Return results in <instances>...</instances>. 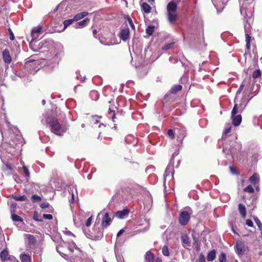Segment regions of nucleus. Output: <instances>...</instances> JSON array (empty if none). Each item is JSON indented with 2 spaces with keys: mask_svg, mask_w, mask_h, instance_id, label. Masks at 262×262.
<instances>
[{
  "mask_svg": "<svg viewBox=\"0 0 262 262\" xmlns=\"http://www.w3.org/2000/svg\"><path fill=\"white\" fill-rule=\"evenodd\" d=\"M125 230L124 229H121L117 234V236L119 237L124 232Z\"/></svg>",
  "mask_w": 262,
  "mask_h": 262,
  "instance_id": "obj_63",
  "label": "nucleus"
},
{
  "mask_svg": "<svg viewBox=\"0 0 262 262\" xmlns=\"http://www.w3.org/2000/svg\"><path fill=\"white\" fill-rule=\"evenodd\" d=\"M142 10L145 13H149L150 12L151 7L149 5L146 3H143L141 5Z\"/></svg>",
  "mask_w": 262,
  "mask_h": 262,
  "instance_id": "obj_27",
  "label": "nucleus"
},
{
  "mask_svg": "<svg viewBox=\"0 0 262 262\" xmlns=\"http://www.w3.org/2000/svg\"><path fill=\"white\" fill-rule=\"evenodd\" d=\"M190 214L187 211H181L179 215V222L182 226L186 225L190 220Z\"/></svg>",
  "mask_w": 262,
  "mask_h": 262,
  "instance_id": "obj_6",
  "label": "nucleus"
},
{
  "mask_svg": "<svg viewBox=\"0 0 262 262\" xmlns=\"http://www.w3.org/2000/svg\"><path fill=\"white\" fill-rule=\"evenodd\" d=\"M59 55H60V52H58L55 54L54 57H53V62H54L55 64H57V65L58 64V62L60 60Z\"/></svg>",
  "mask_w": 262,
  "mask_h": 262,
  "instance_id": "obj_43",
  "label": "nucleus"
},
{
  "mask_svg": "<svg viewBox=\"0 0 262 262\" xmlns=\"http://www.w3.org/2000/svg\"><path fill=\"white\" fill-rule=\"evenodd\" d=\"M89 21L90 19L88 18H86L83 19L82 20L79 21L76 24V25H77V28H81L84 27L85 26H86V25Z\"/></svg>",
  "mask_w": 262,
  "mask_h": 262,
  "instance_id": "obj_32",
  "label": "nucleus"
},
{
  "mask_svg": "<svg viewBox=\"0 0 262 262\" xmlns=\"http://www.w3.org/2000/svg\"><path fill=\"white\" fill-rule=\"evenodd\" d=\"M9 255L8 252L7 250H3L0 253V257L3 261L7 259Z\"/></svg>",
  "mask_w": 262,
  "mask_h": 262,
  "instance_id": "obj_30",
  "label": "nucleus"
},
{
  "mask_svg": "<svg viewBox=\"0 0 262 262\" xmlns=\"http://www.w3.org/2000/svg\"><path fill=\"white\" fill-rule=\"evenodd\" d=\"M246 48L249 50L250 49L251 36L248 34H246Z\"/></svg>",
  "mask_w": 262,
  "mask_h": 262,
  "instance_id": "obj_40",
  "label": "nucleus"
},
{
  "mask_svg": "<svg viewBox=\"0 0 262 262\" xmlns=\"http://www.w3.org/2000/svg\"><path fill=\"white\" fill-rule=\"evenodd\" d=\"M54 232L55 235H53L52 237V239L53 242V244H52V246L53 247H55V244L56 245H57L58 244H60L61 242H63L61 238L60 234L57 232V231Z\"/></svg>",
  "mask_w": 262,
  "mask_h": 262,
  "instance_id": "obj_14",
  "label": "nucleus"
},
{
  "mask_svg": "<svg viewBox=\"0 0 262 262\" xmlns=\"http://www.w3.org/2000/svg\"><path fill=\"white\" fill-rule=\"evenodd\" d=\"M30 63H31L30 66H31V67H34L36 64V62H34V61H29L28 62H27L26 63V66L27 67L28 66H29V64Z\"/></svg>",
  "mask_w": 262,
  "mask_h": 262,
  "instance_id": "obj_56",
  "label": "nucleus"
},
{
  "mask_svg": "<svg viewBox=\"0 0 262 262\" xmlns=\"http://www.w3.org/2000/svg\"><path fill=\"white\" fill-rule=\"evenodd\" d=\"M50 213H52L50 214V226L52 224L53 232H56L58 230L57 213L54 212V209L51 208Z\"/></svg>",
  "mask_w": 262,
  "mask_h": 262,
  "instance_id": "obj_7",
  "label": "nucleus"
},
{
  "mask_svg": "<svg viewBox=\"0 0 262 262\" xmlns=\"http://www.w3.org/2000/svg\"><path fill=\"white\" fill-rule=\"evenodd\" d=\"M49 114L48 112H46L42 115V118L41 119V122L43 124H46L47 126L49 124Z\"/></svg>",
  "mask_w": 262,
  "mask_h": 262,
  "instance_id": "obj_28",
  "label": "nucleus"
},
{
  "mask_svg": "<svg viewBox=\"0 0 262 262\" xmlns=\"http://www.w3.org/2000/svg\"><path fill=\"white\" fill-rule=\"evenodd\" d=\"M231 126H229V127L226 128L224 131L223 136H226L227 134H228L229 133H230L231 132Z\"/></svg>",
  "mask_w": 262,
  "mask_h": 262,
  "instance_id": "obj_52",
  "label": "nucleus"
},
{
  "mask_svg": "<svg viewBox=\"0 0 262 262\" xmlns=\"http://www.w3.org/2000/svg\"><path fill=\"white\" fill-rule=\"evenodd\" d=\"M253 219L256 223V224L258 227V228L260 230H262V224L261 223L260 220L256 217L254 216Z\"/></svg>",
  "mask_w": 262,
  "mask_h": 262,
  "instance_id": "obj_45",
  "label": "nucleus"
},
{
  "mask_svg": "<svg viewBox=\"0 0 262 262\" xmlns=\"http://www.w3.org/2000/svg\"><path fill=\"white\" fill-rule=\"evenodd\" d=\"M246 224L249 227H253V226L252 221L249 219L246 220Z\"/></svg>",
  "mask_w": 262,
  "mask_h": 262,
  "instance_id": "obj_58",
  "label": "nucleus"
},
{
  "mask_svg": "<svg viewBox=\"0 0 262 262\" xmlns=\"http://www.w3.org/2000/svg\"><path fill=\"white\" fill-rule=\"evenodd\" d=\"M57 252L64 258L69 260L70 255L73 254V249L70 247L69 244L64 242H61L60 244L56 245L55 247Z\"/></svg>",
  "mask_w": 262,
  "mask_h": 262,
  "instance_id": "obj_2",
  "label": "nucleus"
},
{
  "mask_svg": "<svg viewBox=\"0 0 262 262\" xmlns=\"http://www.w3.org/2000/svg\"><path fill=\"white\" fill-rule=\"evenodd\" d=\"M261 74L260 70L259 69L255 70L252 73V77L254 79L259 78L261 77Z\"/></svg>",
  "mask_w": 262,
  "mask_h": 262,
  "instance_id": "obj_35",
  "label": "nucleus"
},
{
  "mask_svg": "<svg viewBox=\"0 0 262 262\" xmlns=\"http://www.w3.org/2000/svg\"><path fill=\"white\" fill-rule=\"evenodd\" d=\"M85 258L84 254L79 249L73 250V254L70 255L69 260L71 262H84Z\"/></svg>",
  "mask_w": 262,
  "mask_h": 262,
  "instance_id": "obj_5",
  "label": "nucleus"
},
{
  "mask_svg": "<svg viewBox=\"0 0 262 262\" xmlns=\"http://www.w3.org/2000/svg\"><path fill=\"white\" fill-rule=\"evenodd\" d=\"M249 181L251 184L253 185H256L259 181V175L257 173H254L253 175L250 177Z\"/></svg>",
  "mask_w": 262,
  "mask_h": 262,
  "instance_id": "obj_21",
  "label": "nucleus"
},
{
  "mask_svg": "<svg viewBox=\"0 0 262 262\" xmlns=\"http://www.w3.org/2000/svg\"><path fill=\"white\" fill-rule=\"evenodd\" d=\"M9 32L10 34V39L11 40H13L14 39V35L10 28L9 29Z\"/></svg>",
  "mask_w": 262,
  "mask_h": 262,
  "instance_id": "obj_61",
  "label": "nucleus"
},
{
  "mask_svg": "<svg viewBox=\"0 0 262 262\" xmlns=\"http://www.w3.org/2000/svg\"><path fill=\"white\" fill-rule=\"evenodd\" d=\"M112 222L111 219L109 217V214L108 212H106L104 214L103 216L102 222H101V227L103 228H105L111 224Z\"/></svg>",
  "mask_w": 262,
  "mask_h": 262,
  "instance_id": "obj_12",
  "label": "nucleus"
},
{
  "mask_svg": "<svg viewBox=\"0 0 262 262\" xmlns=\"http://www.w3.org/2000/svg\"><path fill=\"white\" fill-rule=\"evenodd\" d=\"M236 248V253L239 256L243 255L245 252L248 250V247L246 246L242 241L237 242Z\"/></svg>",
  "mask_w": 262,
  "mask_h": 262,
  "instance_id": "obj_9",
  "label": "nucleus"
},
{
  "mask_svg": "<svg viewBox=\"0 0 262 262\" xmlns=\"http://www.w3.org/2000/svg\"><path fill=\"white\" fill-rule=\"evenodd\" d=\"M27 238L30 244L34 245L36 242V240L34 236L32 234H28Z\"/></svg>",
  "mask_w": 262,
  "mask_h": 262,
  "instance_id": "obj_33",
  "label": "nucleus"
},
{
  "mask_svg": "<svg viewBox=\"0 0 262 262\" xmlns=\"http://www.w3.org/2000/svg\"><path fill=\"white\" fill-rule=\"evenodd\" d=\"M182 89V85L180 84L173 85L169 92H168L165 95V97H168L171 94H176L178 92L181 91Z\"/></svg>",
  "mask_w": 262,
  "mask_h": 262,
  "instance_id": "obj_16",
  "label": "nucleus"
},
{
  "mask_svg": "<svg viewBox=\"0 0 262 262\" xmlns=\"http://www.w3.org/2000/svg\"><path fill=\"white\" fill-rule=\"evenodd\" d=\"M11 219L14 222H22L23 221V219L19 216L15 214V213L11 214Z\"/></svg>",
  "mask_w": 262,
  "mask_h": 262,
  "instance_id": "obj_34",
  "label": "nucleus"
},
{
  "mask_svg": "<svg viewBox=\"0 0 262 262\" xmlns=\"http://www.w3.org/2000/svg\"><path fill=\"white\" fill-rule=\"evenodd\" d=\"M92 221V216L90 217L85 222V226L86 227H89L91 224Z\"/></svg>",
  "mask_w": 262,
  "mask_h": 262,
  "instance_id": "obj_54",
  "label": "nucleus"
},
{
  "mask_svg": "<svg viewBox=\"0 0 262 262\" xmlns=\"http://www.w3.org/2000/svg\"><path fill=\"white\" fill-rule=\"evenodd\" d=\"M219 260L220 262H227L226 255L224 252H221L219 256Z\"/></svg>",
  "mask_w": 262,
  "mask_h": 262,
  "instance_id": "obj_39",
  "label": "nucleus"
},
{
  "mask_svg": "<svg viewBox=\"0 0 262 262\" xmlns=\"http://www.w3.org/2000/svg\"><path fill=\"white\" fill-rule=\"evenodd\" d=\"M2 54L4 61L7 64H9L12 61L9 50L8 49H5L3 51Z\"/></svg>",
  "mask_w": 262,
  "mask_h": 262,
  "instance_id": "obj_15",
  "label": "nucleus"
},
{
  "mask_svg": "<svg viewBox=\"0 0 262 262\" xmlns=\"http://www.w3.org/2000/svg\"><path fill=\"white\" fill-rule=\"evenodd\" d=\"M12 198L17 201H26L28 202V199L26 196L23 195L20 196H16L12 195Z\"/></svg>",
  "mask_w": 262,
  "mask_h": 262,
  "instance_id": "obj_29",
  "label": "nucleus"
},
{
  "mask_svg": "<svg viewBox=\"0 0 262 262\" xmlns=\"http://www.w3.org/2000/svg\"><path fill=\"white\" fill-rule=\"evenodd\" d=\"M39 206L41 208L45 209L48 208L49 206V204L48 203H41L39 204Z\"/></svg>",
  "mask_w": 262,
  "mask_h": 262,
  "instance_id": "obj_59",
  "label": "nucleus"
},
{
  "mask_svg": "<svg viewBox=\"0 0 262 262\" xmlns=\"http://www.w3.org/2000/svg\"><path fill=\"white\" fill-rule=\"evenodd\" d=\"M195 262H205V256L203 254H201Z\"/></svg>",
  "mask_w": 262,
  "mask_h": 262,
  "instance_id": "obj_50",
  "label": "nucleus"
},
{
  "mask_svg": "<svg viewBox=\"0 0 262 262\" xmlns=\"http://www.w3.org/2000/svg\"><path fill=\"white\" fill-rule=\"evenodd\" d=\"M182 246L185 248H186L187 247L190 246V242L189 241V238L186 235L182 236Z\"/></svg>",
  "mask_w": 262,
  "mask_h": 262,
  "instance_id": "obj_24",
  "label": "nucleus"
},
{
  "mask_svg": "<svg viewBox=\"0 0 262 262\" xmlns=\"http://www.w3.org/2000/svg\"><path fill=\"white\" fill-rule=\"evenodd\" d=\"M17 204L16 203H11L10 205V213L12 214L16 212Z\"/></svg>",
  "mask_w": 262,
  "mask_h": 262,
  "instance_id": "obj_46",
  "label": "nucleus"
},
{
  "mask_svg": "<svg viewBox=\"0 0 262 262\" xmlns=\"http://www.w3.org/2000/svg\"><path fill=\"white\" fill-rule=\"evenodd\" d=\"M85 234L88 238L94 241H98L103 237V231L101 228L95 225L92 231H85Z\"/></svg>",
  "mask_w": 262,
  "mask_h": 262,
  "instance_id": "obj_4",
  "label": "nucleus"
},
{
  "mask_svg": "<svg viewBox=\"0 0 262 262\" xmlns=\"http://www.w3.org/2000/svg\"><path fill=\"white\" fill-rule=\"evenodd\" d=\"M69 7L66 2H62L60 3L54 10L53 13H55L56 11H58L59 13L61 15H63L66 13V12L68 10Z\"/></svg>",
  "mask_w": 262,
  "mask_h": 262,
  "instance_id": "obj_10",
  "label": "nucleus"
},
{
  "mask_svg": "<svg viewBox=\"0 0 262 262\" xmlns=\"http://www.w3.org/2000/svg\"><path fill=\"white\" fill-rule=\"evenodd\" d=\"M251 78L250 77H246L242 81L241 84L238 90L236 92V95L241 93L244 88H245V90L248 89L251 85Z\"/></svg>",
  "mask_w": 262,
  "mask_h": 262,
  "instance_id": "obj_8",
  "label": "nucleus"
},
{
  "mask_svg": "<svg viewBox=\"0 0 262 262\" xmlns=\"http://www.w3.org/2000/svg\"><path fill=\"white\" fill-rule=\"evenodd\" d=\"M132 139L135 140L133 137L130 135H128L126 137L125 141L127 143H129Z\"/></svg>",
  "mask_w": 262,
  "mask_h": 262,
  "instance_id": "obj_60",
  "label": "nucleus"
},
{
  "mask_svg": "<svg viewBox=\"0 0 262 262\" xmlns=\"http://www.w3.org/2000/svg\"><path fill=\"white\" fill-rule=\"evenodd\" d=\"M120 38L123 41H126L129 38V29H123L120 33Z\"/></svg>",
  "mask_w": 262,
  "mask_h": 262,
  "instance_id": "obj_19",
  "label": "nucleus"
},
{
  "mask_svg": "<svg viewBox=\"0 0 262 262\" xmlns=\"http://www.w3.org/2000/svg\"><path fill=\"white\" fill-rule=\"evenodd\" d=\"M155 255L152 252L148 251L144 255L145 262H154L155 260Z\"/></svg>",
  "mask_w": 262,
  "mask_h": 262,
  "instance_id": "obj_18",
  "label": "nucleus"
},
{
  "mask_svg": "<svg viewBox=\"0 0 262 262\" xmlns=\"http://www.w3.org/2000/svg\"><path fill=\"white\" fill-rule=\"evenodd\" d=\"M117 110V107L115 105H110L108 108V114L111 116L112 119L114 122H115V111Z\"/></svg>",
  "mask_w": 262,
  "mask_h": 262,
  "instance_id": "obj_20",
  "label": "nucleus"
},
{
  "mask_svg": "<svg viewBox=\"0 0 262 262\" xmlns=\"http://www.w3.org/2000/svg\"><path fill=\"white\" fill-rule=\"evenodd\" d=\"M244 191L252 193L254 192V189L253 187L249 185L244 189Z\"/></svg>",
  "mask_w": 262,
  "mask_h": 262,
  "instance_id": "obj_44",
  "label": "nucleus"
},
{
  "mask_svg": "<svg viewBox=\"0 0 262 262\" xmlns=\"http://www.w3.org/2000/svg\"><path fill=\"white\" fill-rule=\"evenodd\" d=\"M162 254L166 256L169 255L168 248L167 246H164L162 249Z\"/></svg>",
  "mask_w": 262,
  "mask_h": 262,
  "instance_id": "obj_42",
  "label": "nucleus"
},
{
  "mask_svg": "<svg viewBox=\"0 0 262 262\" xmlns=\"http://www.w3.org/2000/svg\"><path fill=\"white\" fill-rule=\"evenodd\" d=\"M31 37H32L31 42H33V41L35 42L38 40V38H39V36L40 35V34L36 33L34 32L31 31Z\"/></svg>",
  "mask_w": 262,
  "mask_h": 262,
  "instance_id": "obj_36",
  "label": "nucleus"
},
{
  "mask_svg": "<svg viewBox=\"0 0 262 262\" xmlns=\"http://www.w3.org/2000/svg\"><path fill=\"white\" fill-rule=\"evenodd\" d=\"M177 129V140L179 143H182L186 136V130L184 127H182Z\"/></svg>",
  "mask_w": 262,
  "mask_h": 262,
  "instance_id": "obj_11",
  "label": "nucleus"
},
{
  "mask_svg": "<svg viewBox=\"0 0 262 262\" xmlns=\"http://www.w3.org/2000/svg\"><path fill=\"white\" fill-rule=\"evenodd\" d=\"M61 115V111L55 105H52V114L50 116V130L58 136H62L69 129V125L66 123L60 124L57 119Z\"/></svg>",
  "mask_w": 262,
  "mask_h": 262,
  "instance_id": "obj_1",
  "label": "nucleus"
},
{
  "mask_svg": "<svg viewBox=\"0 0 262 262\" xmlns=\"http://www.w3.org/2000/svg\"><path fill=\"white\" fill-rule=\"evenodd\" d=\"M232 118V124L235 126L239 125L242 122V116L241 115L231 116Z\"/></svg>",
  "mask_w": 262,
  "mask_h": 262,
  "instance_id": "obj_22",
  "label": "nucleus"
},
{
  "mask_svg": "<svg viewBox=\"0 0 262 262\" xmlns=\"http://www.w3.org/2000/svg\"><path fill=\"white\" fill-rule=\"evenodd\" d=\"M7 260H9L12 262H15V261L17 260L16 259V258L13 255H9Z\"/></svg>",
  "mask_w": 262,
  "mask_h": 262,
  "instance_id": "obj_55",
  "label": "nucleus"
},
{
  "mask_svg": "<svg viewBox=\"0 0 262 262\" xmlns=\"http://www.w3.org/2000/svg\"><path fill=\"white\" fill-rule=\"evenodd\" d=\"M129 212L130 210L129 209L125 208L122 210L117 211L115 213V216L119 219H123L128 215Z\"/></svg>",
  "mask_w": 262,
  "mask_h": 262,
  "instance_id": "obj_13",
  "label": "nucleus"
},
{
  "mask_svg": "<svg viewBox=\"0 0 262 262\" xmlns=\"http://www.w3.org/2000/svg\"><path fill=\"white\" fill-rule=\"evenodd\" d=\"M33 219L38 222L43 221L42 217L36 211L34 212Z\"/></svg>",
  "mask_w": 262,
  "mask_h": 262,
  "instance_id": "obj_37",
  "label": "nucleus"
},
{
  "mask_svg": "<svg viewBox=\"0 0 262 262\" xmlns=\"http://www.w3.org/2000/svg\"><path fill=\"white\" fill-rule=\"evenodd\" d=\"M65 234L66 235H69L70 236H71L72 238H74L75 236V235L70 231H66L65 232ZM72 241H73V239L71 238V239Z\"/></svg>",
  "mask_w": 262,
  "mask_h": 262,
  "instance_id": "obj_62",
  "label": "nucleus"
},
{
  "mask_svg": "<svg viewBox=\"0 0 262 262\" xmlns=\"http://www.w3.org/2000/svg\"><path fill=\"white\" fill-rule=\"evenodd\" d=\"M127 21H128L129 24L130 25V26L132 27V28L134 29L135 26L134 25V23H133L132 19L129 17H127Z\"/></svg>",
  "mask_w": 262,
  "mask_h": 262,
  "instance_id": "obj_57",
  "label": "nucleus"
},
{
  "mask_svg": "<svg viewBox=\"0 0 262 262\" xmlns=\"http://www.w3.org/2000/svg\"><path fill=\"white\" fill-rule=\"evenodd\" d=\"M215 257L216 251L213 249L208 253L207 255V259L209 261H212L215 258Z\"/></svg>",
  "mask_w": 262,
  "mask_h": 262,
  "instance_id": "obj_26",
  "label": "nucleus"
},
{
  "mask_svg": "<svg viewBox=\"0 0 262 262\" xmlns=\"http://www.w3.org/2000/svg\"><path fill=\"white\" fill-rule=\"evenodd\" d=\"M74 21H75L74 20H73V18L72 19H69L64 20L63 22V28L61 30L56 29H55L54 30V32H60L61 31H64L69 26L71 25Z\"/></svg>",
  "mask_w": 262,
  "mask_h": 262,
  "instance_id": "obj_17",
  "label": "nucleus"
},
{
  "mask_svg": "<svg viewBox=\"0 0 262 262\" xmlns=\"http://www.w3.org/2000/svg\"><path fill=\"white\" fill-rule=\"evenodd\" d=\"M237 113V104H234V106L231 111V116H234L236 115Z\"/></svg>",
  "mask_w": 262,
  "mask_h": 262,
  "instance_id": "obj_51",
  "label": "nucleus"
},
{
  "mask_svg": "<svg viewBox=\"0 0 262 262\" xmlns=\"http://www.w3.org/2000/svg\"><path fill=\"white\" fill-rule=\"evenodd\" d=\"M20 258L22 262H31V258L30 256L26 254H21Z\"/></svg>",
  "mask_w": 262,
  "mask_h": 262,
  "instance_id": "obj_31",
  "label": "nucleus"
},
{
  "mask_svg": "<svg viewBox=\"0 0 262 262\" xmlns=\"http://www.w3.org/2000/svg\"><path fill=\"white\" fill-rule=\"evenodd\" d=\"M42 217L45 219L49 220V214H43L42 218Z\"/></svg>",
  "mask_w": 262,
  "mask_h": 262,
  "instance_id": "obj_64",
  "label": "nucleus"
},
{
  "mask_svg": "<svg viewBox=\"0 0 262 262\" xmlns=\"http://www.w3.org/2000/svg\"><path fill=\"white\" fill-rule=\"evenodd\" d=\"M238 208L240 214L241 215L242 217L245 218L246 215V210L245 205H244L242 204H239Z\"/></svg>",
  "mask_w": 262,
  "mask_h": 262,
  "instance_id": "obj_25",
  "label": "nucleus"
},
{
  "mask_svg": "<svg viewBox=\"0 0 262 262\" xmlns=\"http://www.w3.org/2000/svg\"><path fill=\"white\" fill-rule=\"evenodd\" d=\"M177 9V4L173 2H169L167 6V15L168 21L171 23H174L177 18L178 15L176 13Z\"/></svg>",
  "mask_w": 262,
  "mask_h": 262,
  "instance_id": "obj_3",
  "label": "nucleus"
},
{
  "mask_svg": "<svg viewBox=\"0 0 262 262\" xmlns=\"http://www.w3.org/2000/svg\"><path fill=\"white\" fill-rule=\"evenodd\" d=\"M174 45V42H171L169 43L165 44L162 47V50H167L172 48V46Z\"/></svg>",
  "mask_w": 262,
  "mask_h": 262,
  "instance_id": "obj_49",
  "label": "nucleus"
},
{
  "mask_svg": "<svg viewBox=\"0 0 262 262\" xmlns=\"http://www.w3.org/2000/svg\"><path fill=\"white\" fill-rule=\"evenodd\" d=\"M23 171H24V173H25L26 176L27 177H29L30 172L29 171L28 168L26 166H23Z\"/></svg>",
  "mask_w": 262,
  "mask_h": 262,
  "instance_id": "obj_53",
  "label": "nucleus"
},
{
  "mask_svg": "<svg viewBox=\"0 0 262 262\" xmlns=\"http://www.w3.org/2000/svg\"><path fill=\"white\" fill-rule=\"evenodd\" d=\"M89 13L85 11L78 13L74 16L73 17V20H74L75 21H77L86 16Z\"/></svg>",
  "mask_w": 262,
  "mask_h": 262,
  "instance_id": "obj_23",
  "label": "nucleus"
},
{
  "mask_svg": "<svg viewBox=\"0 0 262 262\" xmlns=\"http://www.w3.org/2000/svg\"><path fill=\"white\" fill-rule=\"evenodd\" d=\"M31 200L33 203H36L40 201L41 200V198L38 195L34 194L31 197Z\"/></svg>",
  "mask_w": 262,
  "mask_h": 262,
  "instance_id": "obj_41",
  "label": "nucleus"
},
{
  "mask_svg": "<svg viewBox=\"0 0 262 262\" xmlns=\"http://www.w3.org/2000/svg\"><path fill=\"white\" fill-rule=\"evenodd\" d=\"M42 27L38 26L36 28H34L32 30V31L36 33H38V34H39L41 35L42 34Z\"/></svg>",
  "mask_w": 262,
  "mask_h": 262,
  "instance_id": "obj_48",
  "label": "nucleus"
},
{
  "mask_svg": "<svg viewBox=\"0 0 262 262\" xmlns=\"http://www.w3.org/2000/svg\"><path fill=\"white\" fill-rule=\"evenodd\" d=\"M167 135L169 137V138L173 140L174 138V133L172 129H169L167 130Z\"/></svg>",
  "mask_w": 262,
  "mask_h": 262,
  "instance_id": "obj_47",
  "label": "nucleus"
},
{
  "mask_svg": "<svg viewBox=\"0 0 262 262\" xmlns=\"http://www.w3.org/2000/svg\"><path fill=\"white\" fill-rule=\"evenodd\" d=\"M155 27L153 26H149L146 29V33L149 36L152 35L154 32Z\"/></svg>",
  "mask_w": 262,
  "mask_h": 262,
  "instance_id": "obj_38",
  "label": "nucleus"
}]
</instances>
